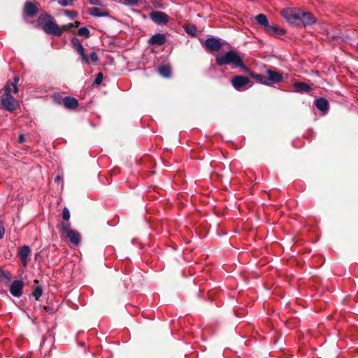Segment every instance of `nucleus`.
<instances>
[{
    "mask_svg": "<svg viewBox=\"0 0 358 358\" xmlns=\"http://www.w3.org/2000/svg\"><path fill=\"white\" fill-rule=\"evenodd\" d=\"M286 31L284 29H282L275 24H273L272 26V28L271 29V32L268 33L269 35L275 36H280L282 35L285 34Z\"/></svg>",
    "mask_w": 358,
    "mask_h": 358,
    "instance_id": "nucleus-20",
    "label": "nucleus"
},
{
    "mask_svg": "<svg viewBox=\"0 0 358 358\" xmlns=\"http://www.w3.org/2000/svg\"><path fill=\"white\" fill-rule=\"evenodd\" d=\"M4 94L1 99L2 108L8 111L13 112L18 107L17 101L10 94L12 90L10 85H6L4 87Z\"/></svg>",
    "mask_w": 358,
    "mask_h": 358,
    "instance_id": "nucleus-3",
    "label": "nucleus"
},
{
    "mask_svg": "<svg viewBox=\"0 0 358 358\" xmlns=\"http://www.w3.org/2000/svg\"><path fill=\"white\" fill-rule=\"evenodd\" d=\"M301 24H303L305 27L310 26L316 22V17L314 15L308 11H304L301 9Z\"/></svg>",
    "mask_w": 358,
    "mask_h": 358,
    "instance_id": "nucleus-9",
    "label": "nucleus"
},
{
    "mask_svg": "<svg viewBox=\"0 0 358 358\" xmlns=\"http://www.w3.org/2000/svg\"><path fill=\"white\" fill-rule=\"evenodd\" d=\"M90 64H94L96 62L99 60L97 52L95 51H91L88 55Z\"/></svg>",
    "mask_w": 358,
    "mask_h": 358,
    "instance_id": "nucleus-28",
    "label": "nucleus"
},
{
    "mask_svg": "<svg viewBox=\"0 0 358 358\" xmlns=\"http://www.w3.org/2000/svg\"><path fill=\"white\" fill-rule=\"evenodd\" d=\"M53 20V17L50 14H41L37 19L36 27L42 29L47 34L61 36L62 29Z\"/></svg>",
    "mask_w": 358,
    "mask_h": 358,
    "instance_id": "nucleus-1",
    "label": "nucleus"
},
{
    "mask_svg": "<svg viewBox=\"0 0 358 358\" xmlns=\"http://www.w3.org/2000/svg\"><path fill=\"white\" fill-rule=\"evenodd\" d=\"M183 28L186 33L189 34L192 36H196V27L194 24H185L183 26Z\"/></svg>",
    "mask_w": 358,
    "mask_h": 358,
    "instance_id": "nucleus-22",
    "label": "nucleus"
},
{
    "mask_svg": "<svg viewBox=\"0 0 358 358\" xmlns=\"http://www.w3.org/2000/svg\"><path fill=\"white\" fill-rule=\"evenodd\" d=\"M64 236L68 238L70 243L73 245L74 247H78L81 241V237L80 234L78 231L71 230V231H69L67 234H66Z\"/></svg>",
    "mask_w": 358,
    "mask_h": 358,
    "instance_id": "nucleus-12",
    "label": "nucleus"
},
{
    "mask_svg": "<svg viewBox=\"0 0 358 358\" xmlns=\"http://www.w3.org/2000/svg\"><path fill=\"white\" fill-rule=\"evenodd\" d=\"M77 52L80 55L83 64L84 65H90L89 57H88L89 54H87L86 52L85 48H83V50L82 52Z\"/></svg>",
    "mask_w": 358,
    "mask_h": 358,
    "instance_id": "nucleus-24",
    "label": "nucleus"
},
{
    "mask_svg": "<svg viewBox=\"0 0 358 358\" xmlns=\"http://www.w3.org/2000/svg\"><path fill=\"white\" fill-rule=\"evenodd\" d=\"M267 85L278 83L282 80V75L278 72L271 71V69H267Z\"/></svg>",
    "mask_w": 358,
    "mask_h": 358,
    "instance_id": "nucleus-11",
    "label": "nucleus"
},
{
    "mask_svg": "<svg viewBox=\"0 0 358 358\" xmlns=\"http://www.w3.org/2000/svg\"><path fill=\"white\" fill-rule=\"evenodd\" d=\"M20 80V78L17 76H15L13 78V81L10 83H7L6 85H10V87H13V93L16 94L18 92V88L17 87V85Z\"/></svg>",
    "mask_w": 358,
    "mask_h": 358,
    "instance_id": "nucleus-29",
    "label": "nucleus"
},
{
    "mask_svg": "<svg viewBox=\"0 0 358 358\" xmlns=\"http://www.w3.org/2000/svg\"><path fill=\"white\" fill-rule=\"evenodd\" d=\"M251 75L253 78H255L260 83L267 85L268 76L261 75V74H255L253 73H252Z\"/></svg>",
    "mask_w": 358,
    "mask_h": 358,
    "instance_id": "nucleus-26",
    "label": "nucleus"
},
{
    "mask_svg": "<svg viewBox=\"0 0 358 358\" xmlns=\"http://www.w3.org/2000/svg\"><path fill=\"white\" fill-rule=\"evenodd\" d=\"M64 13L66 15H67L68 17H69L71 19L75 18L78 15V12L76 10H65Z\"/></svg>",
    "mask_w": 358,
    "mask_h": 358,
    "instance_id": "nucleus-34",
    "label": "nucleus"
},
{
    "mask_svg": "<svg viewBox=\"0 0 358 358\" xmlns=\"http://www.w3.org/2000/svg\"><path fill=\"white\" fill-rule=\"evenodd\" d=\"M233 87L238 91H245L252 85L250 79L245 76H236L231 79Z\"/></svg>",
    "mask_w": 358,
    "mask_h": 358,
    "instance_id": "nucleus-5",
    "label": "nucleus"
},
{
    "mask_svg": "<svg viewBox=\"0 0 358 358\" xmlns=\"http://www.w3.org/2000/svg\"><path fill=\"white\" fill-rule=\"evenodd\" d=\"M139 0H124L125 3L129 6H136L138 4Z\"/></svg>",
    "mask_w": 358,
    "mask_h": 358,
    "instance_id": "nucleus-40",
    "label": "nucleus"
},
{
    "mask_svg": "<svg viewBox=\"0 0 358 358\" xmlns=\"http://www.w3.org/2000/svg\"><path fill=\"white\" fill-rule=\"evenodd\" d=\"M0 278L6 280V282H10L11 278L9 274L6 273L4 271H0Z\"/></svg>",
    "mask_w": 358,
    "mask_h": 358,
    "instance_id": "nucleus-36",
    "label": "nucleus"
},
{
    "mask_svg": "<svg viewBox=\"0 0 358 358\" xmlns=\"http://www.w3.org/2000/svg\"><path fill=\"white\" fill-rule=\"evenodd\" d=\"M63 104L66 108L75 109L78 106V101L73 97L66 96L63 99Z\"/></svg>",
    "mask_w": 358,
    "mask_h": 358,
    "instance_id": "nucleus-16",
    "label": "nucleus"
},
{
    "mask_svg": "<svg viewBox=\"0 0 358 358\" xmlns=\"http://www.w3.org/2000/svg\"><path fill=\"white\" fill-rule=\"evenodd\" d=\"M61 180H62V178H60V176H57L55 178V181L57 182H59Z\"/></svg>",
    "mask_w": 358,
    "mask_h": 358,
    "instance_id": "nucleus-43",
    "label": "nucleus"
},
{
    "mask_svg": "<svg viewBox=\"0 0 358 358\" xmlns=\"http://www.w3.org/2000/svg\"><path fill=\"white\" fill-rule=\"evenodd\" d=\"M60 29H62V32L63 31H71L73 34L76 33V31L73 30V27L71 23H69L67 24H64L62 26V27H60Z\"/></svg>",
    "mask_w": 358,
    "mask_h": 358,
    "instance_id": "nucleus-32",
    "label": "nucleus"
},
{
    "mask_svg": "<svg viewBox=\"0 0 358 358\" xmlns=\"http://www.w3.org/2000/svg\"><path fill=\"white\" fill-rule=\"evenodd\" d=\"M70 227L71 224L69 221L63 222L58 225L59 231L62 235H65L69 231H71L72 229H71Z\"/></svg>",
    "mask_w": 358,
    "mask_h": 358,
    "instance_id": "nucleus-19",
    "label": "nucleus"
},
{
    "mask_svg": "<svg viewBox=\"0 0 358 358\" xmlns=\"http://www.w3.org/2000/svg\"><path fill=\"white\" fill-rule=\"evenodd\" d=\"M255 20L258 24L262 26V27L268 22L266 15L262 13L257 15L255 17Z\"/></svg>",
    "mask_w": 358,
    "mask_h": 358,
    "instance_id": "nucleus-23",
    "label": "nucleus"
},
{
    "mask_svg": "<svg viewBox=\"0 0 358 358\" xmlns=\"http://www.w3.org/2000/svg\"><path fill=\"white\" fill-rule=\"evenodd\" d=\"M160 67L164 68V67H168V66H165V65H162Z\"/></svg>",
    "mask_w": 358,
    "mask_h": 358,
    "instance_id": "nucleus-44",
    "label": "nucleus"
},
{
    "mask_svg": "<svg viewBox=\"0 0 358 358\" xmlns=\"http://www.w3.org/2000/svg\"><path fill=\"white\" fill-rule=\"evenodd\" d=\"M88 3L91 5H94V6H101L102 5L101 0H88Z\"/></svg>",
    "mask_w": 358,
    "mask_h": 358,
    "instance_id": "nucleus-39",
    "label": "nucleus"
},
{
    "mask_svg": "<svg viewBox=\"0 0 358 358\" xmlns=\"http://www.w3.org/2000/svg\"><path fill=\"white\" fill-rule=\"evenodd\" d=\"M77 34L80 36L85 37L86 38L90 36V30L87 27H81L78 29V30L77 31Z\"/></svg>",
    "mask_w": 358,
    "mask_h": 358,
    "instance_id": "nucleus-27",
    "label": "nucleus"
},
{
    "mask_svg": "<svg viewBox=\"0 0 358 358\" xmlns=\"http://www.w3.org/2000/svg\"><path fill=\"white\" fill-rule=\"evenodd\" d=\"M216 64L218 66L229 65L235 67H247L243 61V55L240 52L231 50L223 55L216 57Z\"/></svg>",
    "mask_w": 358,
    "mask_h": 358,
    "instance_id": "nucleus-2",
    "label": "nucleus"
},
{
    "mask_svg": "<svg viewBox=\"0 0 358 358\" xmlns=\"http://www.w3.org/2000/svg\"><path fill=\"white\" fill-rule=\"evenodd\" d=\"M24 286V283L22 280H15L12 282L9 292L13 296L20 298L23 294Z\"/></svg>",
    "mask_w": 358,
    "mask_h": 358,
    "instance_id": "nucleus-8",
    "label": "nucleus"
},
{
    "mask_svg": "<svg viewBox=\"0 0 358 358\" xmlns=\"http://www.w3.org/2000/svg\"><path fill=\"white\" fill-rule=\"evenodd\" d=\"M357 47H358V43H357Z\"/></svg>",
    "mask_w": 358,
    "mask_h": 358,
    "instance_id": "nucleus-45",
    "label": "nucleus"
},
{
    "mask_svg": "<svg viewBox=\"0 0 358 358\" xmlns=\"http://www.w3.org/2000/svg\"><path fill=\"white\" fill-rule=\"evenodd\" d=\"M73 28H77L80 26V22L79 21H75L73 23H71Z\"/></svg>",
    "mask_w": 358,
    "mask_h": 358,
    "instance_id": "nucleus-42",
    "label": "nucleus"
},
{
    "mask_svg": "<svg viewBox=\"0 0 358 358\" xmlns=\"http://www.w3.org/2000/svg\"><path fill=\"white\" fill-rule=\"evenodd\" d=\"M62 217L65 221H69L70 219V212L66 207L63 209Z\"/></svg>",
    "mask_w": 358,
    "mask_h": 358,
    "instance_id": "nucleus-35",
    "label": "nucleus"
},
{
    "mask_svg": "<svg viewBox=\"0 0 358 358\" xmlns=\"http://www.w3.org/2000/svg\"><path fill=\"white\" fill-rule=\"evenodd\" d=\"M273 24H274L273 23H271H271L269 22V21H268V23H267V24H266L263 27V28H264V31H265L267 34H268L269 32H271V29L272 26H273Z\"/></svg>",
    "mask_w": 358,
    "mask_h": 358,
    "instance_id": "nucleus-37",
    "label": "nucleus"
},
{
    "mask_svg": "<svg viewBox=\"0 0 358 358\" xmlns=\"http://www.w3.org/2000/svg\"><path fill=\"white\" fill-rule=\"evenodd\" d=\"M31 254V249L28 245H23L18 250V256L20 258L22 264L24 266H27L29 262V256Z\"/></svg>",
    "mask_w": 358,
    "mask_h": 358,
    "instance_id": "nucleus-10",
    "label": "nucleus"
},
{
    "mask_svg": "<svg viewBox=\"0 0 358 358\" xmlns=\"http://www.w3.org/2000/svg\"><path fill=\"white\" fill-rule=\"evenodd\" d=\"M166 41V36L163 34H156L153 35L149 40L151 45H161L165 43Z\"/></svg>",
    "mask_w": 358,
    "mask_h": 358,
    "instance_id": "nucleus-14",
    "label": "nucleus"
},
{
    "mask_svg": "<svg viewBox=\"0 0 358 358\" xmlns=\"http://www.w3.org/2000/svg\"><path fill=\"white\" fill-rule=\"evenodd\" d=\"M103 79V73H101V72H100V73H99L96 75V78H95V79H94V82H93V83H92V85L93 87H95V86H98V85H99L102 83Z\"/></svg>",
    "mask_w": 358,
    "mask_h": 358,
    "instance_id": "nucleus-30",
    "label": "nucleus"
},
{
    "mask_svg": "<svg viewBox=\"0 0 358 358\" xmlns=\"http://www.w3.org/2000/svg\"><path fill=\"white\" fill-rule=\"evenodd\" d=\"M150 20L157 24L164 25L169 21V16L164 12L153 10L149 13Z\"/></svg>",
    "mask_w": 358,
    "mask_h": 358,
    "instance_id": "nucleus-7",
    "label": "nucleus"
},
{
    "mask_svg": "<svg viewBox=\"0 0 358 358\" xmlns=\"http://www.w3.org/2000/svg\"><path fill=\"white\" fill-rule=\"evenodd\" d=\"M42 294L43 289L40 286L36 287L32 292V295L34 296L36 300H38L41 296Z\"/></svg>",
    "mask_w": 358,
    "mask_h": 358,
    "instance_id": "nucleus-31",
    "label": "nucleus"
},
{
    "mask_svg": "<svg viewBox=\"0 0 358 358\" xmlns=\"http://www.w3.org/2000/svg\"><path fill=\"white\" fill-rule=\"evenodd\" d=\"M25 141V138L23 134L20 135L18 138V142L20 143H23Z\"/></svg>",
    "mask_w": 358,
    "mask_h": 358,
    "instance_id": "nucleus-41",
    "label": "nucleus"
},
{
    "mask_svg": "<svg viewBox=\"0 0 358 358\" xmlns=\"http://www.w3.org/2000/svg\"><path fill=\"white\" fill-rule=\"evenodd\" d=\"M294 90L299 93H308L311 90V87L309 85L302 82L295 83L293 85Z\"/></svg>",
    "mask_w": 358,
    "mask_h": 358,
    "instance_id": "nucleus-15",
    "label": "nucleus"
},
{
    "mask_svg": "<svg viewBox=\"0 0 358 358\" xmlns=\"http://www.w3.org/2000/svg\"><path fill=\"white\" fill-rule=\"evenodd\" d=\"M89 14L94 17H107L109 13L107 10L98 7H94L89 10Z\"/></svg>",
    "mask_w": 358,
    "mask_h": 358,
    "instance_id": "nucleus-17",
    "label": "nucleus"
},
{
    "mask_svg": "<svg viewBox=\"0 0 358 358\" xmlns=\"http://www.w3.org/2000/svg\"><path fill=\"white\" fill-rule=\"evenodd\" d=\"M157 73L164 78H169L171 75V69H155Z\"/></svg>",
    "mask_w": 358,
    "mask_h": 358,
    "instance_id": "nucleus-25",
    "label": "nucleus"
},
{
    "mask_svg": "<svg viewBox=\"0 0 358 358\" xmlns=\"http://www.w3.org/2000/svg\"><path fill=\"white\" fill-rule=\"evenodd\" d=\"M74 1L75 0H58L57 3L63 7H66L73 5Z\"/></svg>",
    "mask_w": 358,
    "mask_h": 358,
    "instance_id": "nucleus-33",
    "label": "nucleus"
},
{
    "mask_svg": "<svg viewBox=\"0 0 358 358\" xmlns=\"http://www.w3.org/2000/svg\"><path fill=\"white\" fill-rule=\"evenodd\" d=\"M71 43L73 49L76 50V52H82L84 48L77 37H73L71 40Z\"/></svg>",
    "mask_w": 358,
    "mask_h": 358,
    "instance_id": "nucleus-21",
    "label": "nucleus"
},
{
    "mask_svg": "<svg viewBox=\"0 0 358 358\" xmlns=\"http://www.w3.org/2000/svg\"><path fill=\"white\" fill-rule=\"evenodd\" d=\"M202 45L210 53L217 52L222 47L220 39L213 36L209 37L204 42H202Z\"/></svg>",
    "mask_w": 358,
    "mask_h": 358,
    "instance_id": "nucleus-6",
    "label": "nucleus"
},
{
    "mask_svg": "<svg viewBox=\"0 0 358 358\" xmlns=\"http://www.w3.org/2000/svg\"><path fill=\"white\" fill-rule=\"evenodd\" d=\"M24 11L29 17L35 16L38 12V7L31 1H26L24 5Z\"/></svg>",
    "mask_w": 358,
    "mask_h": 358,
    "instance_id": "nucleus-13",
    "label": "nucleus"
},
{
    "mask_svg": "<svg viewBox=\"0 0 358 358\" xmlns=\"http://www.w3.org/2000/svg\"><path fill=\"white\" fill-rule=\"evenodd\" d=\"M5 234L4 224L2 221L0 220V239H1Z\"/></svg>",
    "mask_w": 358,
    "mask_h": 358,
    "instance_id": "nucleus-38",
    "label": "nucleus"
},
{
    "mask_svg": "<svg viewBox=\"0 0 358 358\" xmlns=\"http://www.w3.org/2000/svg\"><path fill=\"white\" fill-rule=\"evenodd\" d=\"M283 18L289 24L296 26L301 25V9L296 8H285L280 12Z\"/></svg>",
    "mask_w": 358,
    "mask_h": 358,
    "instance_id": "nucleus-4",
    "label": "nucleus"
},
{
    "mask_svg": "<svg viewBox=\"0 0 358 358\" xmlns=\"http://www.w3.org/2000/svg\"><path fill=\"white\" fill-rule=\"evenodd\" d=\"M316 107L321 111H326L329 107V102L324 98H320L315 101Z\"/></svg>",
    "mask_w": 358,
    "mask_h": 358,
    "instance_id": "nucleus-18",
    "label": "nucleus"
}]
</instances>
